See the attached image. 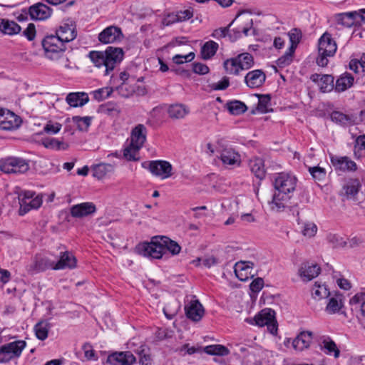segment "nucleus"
<instances>
[{
    "mask_svg": "<svg viewBox=\"0 0 365 365\" xmlns=\"http://www.w3.org/2000/svg\"><path fill=\"white\" fill-rule=\"evenodd\" d=\"M297 178L289 173H280L275 177L273 185L275 191L269 205L272 210L282 212L288 206V202L296 190Z\"/></svg>",
    "mask_w": 365,
    "mask_h": 365,
    "instance_id": "obj_1",
    "label": "nucleus"
},
{
    "mask_svg": "<svg viewBox=\"0 0 365 365\" xmlns=\"http://www.w3.org/2000/svg\"><path fill=\"white\" fill-rule=\"evenodd\" d=\"M88 57L95 66L105 68L104 76H108L123 61L124 51L119 47L108 46L104 51H90Z\"/></svg>",
    "mask_w": 365,
    "mask_h": 365,
    "instance_id": "obj_2",
    "label": "nucleus"
},
{
    "mask_svg": "<svg viewBox=\"0 0 365 365\" xmlns=\"http://www.w3.org/2000/svg\"><path fill=\"white\" fill-rule=\"evenodd\" d=\"M337 49L335 41L331 34L325 32L319 39L318 50L319 56L317 58L318 66L324 67L328 63V57L333 56Z\"/></svg>",
    "mask_w": 365,
    "mask_h": 365,
    "instance_id": "obj_3",
    "label": "nucleus"
},
{
    "mask_svg": "<svg viewBox=\"0 0 365 365\" xmlns=\"http://www.w3.org/2000/svg\"><path fill=\"white\" fill-rule=\"evenodd\" d=\"M254 65V58L250 53H242L235 58L224 62L226 71L232 75H238L241 71L248 70Z\"/></svg>",
    "mask_w": 365,
    "mask_h": 365,
    "instance_id": "obj_4",
    "label": "nucleus"
},
{
    "mask_svg": "<svg viewBox=\"0 0 365 365\" xmlns=\"http://www.w3.org/2000/svg\"><path fill=\"white\" fill-rule=\"evenodd\" d=\"M137 252L144 257L162 259L165 257L161 236L152 237L150 242H144L136 247Z\"/></svg>",
    "mask_w": 365,
    "mask_h": 365,
    "instance_id": "obj_5",
    "label": "nucleus"
},
{
    "mask_svg": "<svg viewBox=\"0 0 365 365\" xmlns=\"http://www.w3.org/2000/svg\"><path fill=\"white\" fill-rule=\"evenodd\" d=\"M46 56L51 60H57L64 53L66 47L56 35L46 36L41 41Z\"/></svg>",
    "mask_w": 365,
    "mask_h": 365,
    "instance_id": "obj_6",
    "label": "nucleus"
},
{
    "mask_svg": "<svg viewBox=\"0 0 365 365\" xmlns=\"http://www.w3.org/2000/svg\"><path fill=\"white\" fill-rule=\"evenodd\" d=\"M29 168V161L19 157H7L2 159L0 163V170L6 174H24Z\"/></svg>",
    "mask_w": 365,
    "mask_h": 365,
    "instance_id": "obj_7",
    "label": "nucleus"
},
{
    "mask_svg": "<svg viewBox=\"0 0 365 365\" xmlns=\"http://www.w3.org/2000/svg\"><path fill=\"white\" fill-rule=\"evenodd\" d=\"M26 346L24 340H16L0 346V364L9 363L19 358Z\"/></svg>",
    "mask_w": 365,
    "mask_h": 365,
    "instance_id": "obj_8",
    "label": "nucleus"
},
{
    "mask_svg": "<svg viewBox=\"0 0 365 365\" xmlns=\"http://www.w3.org/2000/svg\"><path fill=\"white\" fill-rule=\"evenodd\" d=\"M141 166L148 170L153 175L158 177L162 180L170 178L173 174V166L166 160L144 161L141 163Z\"/></svg>",
    "mask_w": 365,
    "mask_h": 365,
    "instance_id": "obj_9",
    "label": "nucleus"
},
{
    "mask_svg": "<svg viewBox=\"0 0 365 365\" xmlns=\"http://www.w3.org/2000/svg\"><path fill=\"white\" fill-rule=\"evenodd\" d=\"M19 203L20 205L19 215H24L31 209H37L42 204V199L39 196H35V192L24 191L19 194Z\"/></svg>",
    "mask_w": 365,
    "mask_h": 365,
    "instance_id": "obj_10",
    "label": "nucleus"
},
{
    "mask_svg": "<svg viewBox=\"0 0 365 365\" xmlns=\"http://www.w3.org/2000/svg\"><path fill=\"white\" fill-rule=\"evenodd\" d=\"M60 252L58 260H54L53 270L73 269L77 266V259L73 253L66 250L64 245H61L58 248Z\"/></svg>",
    "mask_w": 365,
    "mask_h": 365,
    "instance_id": "obj_11",
    "label": "nucleus"
},
{
    "mask_svg": "<svg viewBox=\"0 0 365 365\" xmlns=\"http://www.w3.org/2000/svg\"><path fill=\"white\" fill-rule=\"evenodd\" d=\"M365 9H359L346 13L339 14L336 16V21L338 24L350 28L356 23H359V19L365 24Z\"/></svg>",
    "mask_w": 365,
    "mask_h": 365,
    "instance_id": "obj_12",
    "label": "nucleus"
},
{
    "mask_svg": "<svg viewBox=\"0 0 365 365\" xmlns=\"http://www.w3.org/2000/svg\"><path fill=\"white\" fill-rule=\"evenodd\" d=\"M53 267H55L54 260L49 259L46 256L36 255L31 264L28 265L27 270L29 273L34 274L49 269H53Z\"/></svg>",
    "mask_w": 365,
    "mask_h": 365,
    "instance_id": "obj_13",
    "label": "nucleus"
},
{
    "mask_svg": "<svg viewBox=\"0 0 365 365\" xmlns=\"http://www.w3.org/2000/svg\"><path fill=\"white\" fill-rule=\"evenodd\" d=\"M123 38L121 29L115 26H108L98 34L99 41L105 44L120 41Z\"/></svg>",
    "mask_w": 365,
    "mask_h": 365,
    "instance_id": "obj_14",
    "label": "nucleus"
},
{
    "mask_svg": "<svg viewBox=\"0 0 365 365\" xmlns=\"http://www.w3.org/2000/svg\"><path fill=\"white\" fill-rule=\"evenodd\" d=\"M52 9L43 3L38 2L28 8V13L31 20L45 21L52 14Z\"/></svg>",
    "mask_w": 365,
    "mask_h": 365,
    "instance_id": "obj_15",
    "label": "nucleus"
},
{
    "mask_svg": "<svg viewBox=\"0 0 365 365\" xmlns=\"http://www.w3.org/2000/svg\"><path fill=\"white\" fill-rule=\"evenodd\" d=\"M136 358L130 351H115L109 354L106 362L110 365H133Z\"/></svg>",
    "mask_w": 365,
    "mask_h": 365,
    "instance_id": "obj_16",
    "label": "nucleus"
},
{
    "mask_svg": "<svg viewBox=\"0 0 365 365\" xmlns=\"http://www.w3.org/2000/svg\"><path fill=\"white\" fill-rule=\"evenodd\" d=\"M56 35L65 43L72 41L77 36L75 23L71 21L63 23L56 30Z\"/></svg>",
    "mask_w": 365,
    "mask_h": 365,
    "instance_id": "obj_17",
    "label": "nucleus"
},
{
    "mask_svg": "<svg viewBox=\"0 0 365 365\" xmlns=\"http://www.w3.org/2000/svg\"><path fill=\"white\" fill-rule=\"evenodd\" d=\"M96 212V205L92 202H86L74 205L70 208L71 215L75 218H83L93 215Z\"/></svg>",
    "mask_w": 365,
    "mask_h": 365,
    "instance_id": "obj_18",
    "label": "nucleus"
},
{
    "mask_svg": "<svg viewBox=\"0 0 365 365\" xmlns=\"http://www.w3.org/2000/svg\"><path fill=\"white\" fill-rule=\"evenodd\" d=\"M274 317L275 312L274 310L269 308H265L256 314L254 318H247L245 322L250 324L262 327L272 322V321L274 319Z\"/></svg>",
    "mask_w": 365,
    "mask_h": 365,
    "instance_id": "obj_19",
    "label": "nucleus"
},
{
    "mask_svg": "<svg viewBox=\"0 0 365 365\" xmlns=\"http://www.w3.org/2000/svg\"><path fill=\"white\" fill-rule=\"evenodd\" d=\"M310 80L319 86L322 93L330 92L334 88V78L331 75L314 73L311 75Z\"/></svg>",
    "mask_w": 365,
    "mask_h": 365,
    "instance_id": "obj_20",
    "label": "nucleus"
},
{
    "mask_svg": "<svg viewBox=\"0 0 365 365\" xmlns=\"http://www.w3.org/2000/svg\"><path fill=\"white\" fill-rule=\"evenodd\" d=\"M266 81V74L261 69L249 71L245 76V83L250 88L261 87Z\"/></svg>",
    "mask_w": 365,
    "mask_h": 365,
    "instance_id": "obj_21",
    "label": "nucleus"
},
{
    "mask_svg": "<svg viewBox=\"0 0 365 365\" xmlns=\"http://www.w3.org/2000/svg\"><path fill=\"white\" fill-rule=\"evenodd\" d=\"M331 162L335 170L343 172H354L357 170L356 163L346 156H332L331 157Z\"/></svg>",
    "mask_w": 365,
    "mask_h": 365,
    "instance_id": "obj_22",
    "label": "nucleus"
},
{
    "mask_svg": "<svg viewBox=\"0 0 365 365\" xmlns=\"http://www.w3.org/2000/svg\"><path fill=\"white\" fill-rule=\"evenodd\" d=\"M186 317L193 322H199L204 315V308L200 302L195 299L191 301L185 307Z\"/></svg>",
    "mask_w": 365,
    "mask_h": 365,
    "instance_id": "obj_23",
    "label": "nucleus"
},
{
    "mask_svg": "<svg viewBox=\"0 0 365 365\" xmlns=\"http://www.w3.org/2000/svg\"><path fill=\"white\" fill-rule=\"evenodd\" d=\"M220 159L223 165L226 166H239L241 163L240 155L232 148H222Z\"/></svg>",
    "mask_w": 365,
    "mask_h": 365,
    "instance_id": "obj_24",
    "label": "nucleus"
},
{
    "mask_svg": "<svg viewBox=\"0 0 365 365\" xmlns=\"http://www.w3.org/2000/svg\"><path fill=\"white\" fill-rule=\"evenodd\" d=\"M147 128L143 124H138L131 130V141L136 148H141L146 141Z\"/></svg>",
    "mask_w": 365,
    "mask_h": 365,
    "instance_id": "obj_25",
    "label": "nucleus"
},
{
    "mask_svg": "<svg viewBox=\"0 0 365 365\" xmlns=\"http://www.w3.org/2000/svg\"><path fill=\"white\" fill-rule=\"evenodd\" d=\"M321 269L318 264L304 262L302 264L299 273L303 280L308 282L317 277Z\"/></svg>",
    "mask_w": 365,
    "mask_h": 365,
    "instance_id": "obj_26",
    "label": "nucleus"
},
{
    "mask_svg": "<svg viewBox=\"0 0 365 365\" xmlns=\"http://www.w3.org/2000/svg\"><path fill=\"white\" fill-rule=\"evenodd\" d=\"M312 338L313 333L312 331H302L292 341V345L295 350L302 351L309 346Z\"/></svg>",
    "mask_w": 365,
    "mask_h": 365,
    "instance_id": "obj_27",
    "label": "nucleus"
},
{
    "mask_svg": "<svg viewBox=\"0 0 365 365\" xmlns=\"http://www.w3.org/2000/svg\"><path fill=\"white\" fill-rule=\"evenodd\" d=\"M21 123L20 117L13 112L8 111L5 118L0 120V129L4 130H12L18 128Z\"/></svg>",
    "mask_w": 365,
    "mask_h": 365,
    "instance_id": "obj_28",
    "label": "nucleus"
},
{
    "mask_svg": "<svg viewBox=\"0 0 365 365\" xmlns=\"http://www.w3.org/2000/svg\"><path fill=\"white\" fill-rule=\"evenodd\" d=\"M248 165L251 172L257 178L263 180L265 178L266 170L263 159L259 157L252 158L249 160Z\"/></svg>",
    "mask_w": 365,
    "mask_h": 365,
    "instance_id": "obj_29",
    "label": "nucleus"
},
{
    "mask_svg": "<svg viewBox=\"0 0 365 365\" xmlns=\"http://www.w3.org/2000/svg\"><path fill=\"white\" fill-rule=\"evenodd\" d=\"M354 81V76L351 73L345 72L336 79L334 89L337 93L344 92L353 86Z\"/></svg>",
    "mask_w": 365,
    "mask_h": 365,
    "instance_id": "obj_30",
    "label": "nucleus"
},
{
    "mask_svg": "<svg viewBox=\"0 0 365 365\" xmlns=\"http://www.w3.org/2000/svg\"><path fill=\"white\" fill-rule=\"evenodd\" d=\"M66 101L71 107H81L88 102L89 98L84 92L70 93L67 95Z\"/></svg>",
    "mask_w": 365,
    "mask_h": 365,
    "instance_id": "obj_31",
    "label": "nucleus"
},
{
    "mask_svg": "<svg viewBox=\"0 0 365 365\" xmlns=\"http://www.w3.org/2000/svg\"><path fill=\"white\" fill-rule=\"evenodd\" d=\"M190 110L189 108L180 103L172 104L168 109V113L172 119H182L185 118Z\"/></svg>",
    "mask_w": 365,
    "mask_h": 365,
    "instance_id": "obj_32",
    "label": "nucleus"
},
{
    "mask_svg": "<svg viewBox=\"0 0 365 365\" xmlns=\"http://www.w3.org/2000/svg\"><path fill=\"white\" fill-rule=\"evenodd\" d=\"M163 249L165 252V257H168V253L170 252L172 255H177L181 250V247L178 242L172 240L166 236H161Z\"/></svg>",
    "mask_w": 365,
    "mask_h": 365,
    "instance_id": "obj_33",
    "label": "nucleus"
},
{
    "mask_svg": "<svg viewBox=\"0 0 365 365\" xmlns=\"http://www.w3.org/2000/svg\"><path fill=\"white\" fill-rule=\"evenodd\" d=\"M0 31L4 34L14 35L21 31V26L14 21L0 19Z\"/></svg>",
    "mask_w": 365,
    "mask_h": 365,
    "instance_id": "obj_34",
    "label": "nucleus"
},
{
    "mask_svg": "<svg viewBox=\"0 0 365 365\" xmlns=\"http://www.w3.org/2000/svg\"><path fill=\"white\" fill-rule=\"evenodd\" d=\"M321 346L325 354L328 355L333 354L335 358L339 356L340 351L336 343L329 336L323 337Z\"/></svg>",
    "mask_w": 365,
    "mask_h": 365,
    "instance_id": "obj_35",
    "label": "nucleus"
},
{
    "mask_svg": "<svg viewBox=\"0 0 365 365\" xmlns=\"http://www.w3.org/2000/svg\"><path fill=\"white\" fill-rule=\"evenodd\" d=\"M330 117L333 122L343 126L353 125L355 121L353 115H349L340 111H333Z\"/></svg>",
    "mask_w": 365,
    "mask_h": 365,
    "instance_id": "obj_36",
    "label": "nucleus"
},
{
    "mask_svg": "<svg viewBox=\"0 0 365 365\" xmlns=\"http://www.w3.org/2000/svg\"><path fill=\"white\" fill-rule=\"evenodd\" d=\"M98 112L110 117H117L120 113V109L117 103L110 101L101 105Z\"/></svg>",
    "mask_w": 365,
    "mask_h": 365,
    "instance_id": "obj_37",
    "label": "nucleus"
},
{
    "mask_svg": "<svg viewBox=\"0 0 365 365\" xmlns=\"http://www.w3.org/2000/svg\"><path fill=\"white\" fill-rule=\"evenodd\" d=\"M202 351L212 356H225L230 354V350L222 344H212L203 347Z\"/></svg>",
    "mask_w": 365,
    "mask_h": 365,
    "instance_id": "obj_38",
    "label": "nucleus"
},
{
    "mask_svg": "<svg viewBox=\"0 0 365 365\" xmlns=\"http://www.w3.org/2000/svg\"><path fill=\"white\" fill-rule=\"evenodd\" d=\"M218 48V43L214 41H207L201 48L202 58L205 60L210 59L215 55Z\"/></svg>",
    "mask_w": 365,
    "mask_h": 365,
    "instance_id": "obj_39",
    "label": "nucleus"
},
{
    "mask_svg": "<svg viewBox=\"0 0 365 365\" xmlns=\"http://www.w3.org/2000/svg\"><path fill=\"white\" fill-rule=\"evenodd\" d=\"M342 294H336L335 297H331L326 307V311L330 314L339 312L343 307Z\"/></svg>",
    "mask_w": 365,
    "mask_h": 365,
    "instance_id": "obj_40",
    "label": "nucleus"
},
{
    "mask_svg": "<svg viewBox=\"0 0 365 365\" xmlns=\"http://www.w3.org/2000/svg\"><path fill=\"white\" fill-rule=\"evenodd\" d=\"M93 177L98 179H103L108 173L113 171V166L108 163H100L92 168Z\"/></svg>",
    "mask_w": 365,
    "mask_h": 365,
    "instance_id": "obj_41",
    "label": "nucleus"
},
{
    "mask_svg": "<svg viewBox=\"0 0 365 365\" xmlns=\"http://www.w3.org/2000/svg\"><path fill=\"white\" fill-rule=\"evenodd\" d=\"M42 144L46 148L54 150H66L68 148V143L56 138H45Z\"/></svg>",
    "mask_w": 365,
    "mask_h": 365,
    "instance_id": "obj_42",
    "label": "nucleus"
},
{
    "mask_svg": "<svg viewBox=\"0 0 365 365\" xmlns=\"http://www.w3.org/2000/svg\"><path fill=\"white\" fill-rule=\"evenodd\" d=\"M361 188V183L358 179H351L343 186V190L347 197L356 196Z\"/></svg>",
    "mask_w": 365,
    "mask_h": 365,
    "instance_id": "obj_43",
    "label": "nucleus"
},
{
    "mask_svg": "<svg viewBox=\"0 0 365 365\" xmlns=\"http://www.w3.org/2000/svg\"><path fill=\"white\" fill-rule=\"evenodd\" d=\"M290 41V46L289 47L292 52H295V50L300 43L302 38V32L298 28L292 29L287 34Z\"/></svg>",
    "mask_w": 365,
    "mask_h": 365,
    "instance_id": "obj_44",
    "label": "nucleus"
},
{
    "mask_svg": "<svg viewBox=\"0 0 365 365\" xmlns=\"http://www.w3.org/2000/svg\"><path fill=\"white\" fill-rule=\"evenodd\" d=\"M49 328L50 325L47 322H38L34 328L37 339L41 341L45 340L48 337Z\"/></svg>",
    "mask_w": 365,
    "mask_h": 365,
    "instance_id": "obj_45",
    "label": "nucleus"
},
{
    "mask_svg": "<svg viewBox=\"0 0 365 365\" xmlns=\"http://www.w3.org/2000/svg\"><path fill=\"white\" fill-rule=\"evenodd\" d=\"M254 264L251 262H241L237 263L235 266V273L236 277L240 281H246L248 279L249 277H243V272H248L250 269L252 268Z\"/></svg>",
    "mask_w": 365,
    "mask_h": 365,
    "instance_id": "obj_46",
    "label": "nucleus"
},
{
    "mask_svg": "<svg viewBox=\"0 0 365 365\" xmlns=\"http://www.w3.org/2000/svg\"><path fill=\"white\" fill-rule=\"evenodd\" d=\"M227 108L229 112L235 115H238L244 113L247 109V106L242 101H233L228 102L226 104Z\"/></svg>",
    "mask_w": 365,
    "mask_h": 365,
    "instance_id": "obj_47",
    "label": "nucleus"
},
{
    "mask_svg": "<svg viewBox=\"0 0 365 365\" xmlns=\"http://www.w3.org/2000/svg\"><path fill=\"white\" fill-rule=\"evenodd\" d=\"M354 153L356 158L365 157V135H361L356 138Z\"/></svg>",
    "mask_w": 365,
    "mask_h": 365,
    "instance_id": "obj_48",
    "label": "nucleus"
},
{
    "mask_svg": "<svg viewBox=\"0 0 365 365\" xmlns=\"http://www.w3.org/2000/svg\"><path fill=\"white\" fill-rule=\"evenodd\" d=\"M92 118L89 116L80 117L73 116L72 118L73 122L77 125V128L81 131H87L88 128L91 124Z\"/></svg>",
    "mask_w": 365,
    "mask_h": 365,
    "instance_id": "obj_49",
    "label": "nucleus"
},
{
    "mask_svg": "<svg viewBox=\"0 0 365 365\" xmlns=\"http://www.w3.org/2000/svg\"><path fill=\"white\" fill-rule=\"evenodd\" d=\"M312 294L314 298L322 299L328 297L330 295V292L325 284H314L312 289Z\"/></svg>",
    "mask_w": 365,
    "mask_h": 365,
    "instance_id": "obj_50",
    "label": "nucleus"
},
{
    "mask_svg": "<svg viewBox=\"0 0 365 365\" xmlns=\"http://www.w3.org/2000/svg\"><path fill=\"white\" fill-rule=\"evenodd\" d=\"M140 148H136L135 146L130 144L126 148L124 149L123 155L128 161H138L139 160L138 152Z\"/></svg>",
    "mask_w": 365,
    "mask_h": 365,
    "instance_id": "obj_51",
    "label": "nucleus"
},
{
    "mask_svg": "<svg viewBox=\"0 0 365 365\" xmlns=\"http://www.w3.org/2000/svg\"><path fill=\"white\" fill-rule=\"evenodd\" d=\"M294 53V52H292L290 48H289L287 51L285 52V53L277 60V65L279 68H284L289 66L293 61Z\"/></svg>",
    "mask_w": 365,
    "mask_h": 365,
    "instance_id": "obj_52",
    "label": "nucleus"
},
{
    "mask_svg": "<svg viewBox=\"0 0 365 365\" xmlns=\"http://www.w3.org/2000/svg\"><path fill=\"white\" fill-rule=\"evenodd\" d=\"M259 101L257 109L262 113H266L267 108L270 105L271 96L269 94H258L257 95Z\"/></svg>",
    "mask_w": 365,
    "mask_h": 365,
    "instance_id": "obj_53",
    "label": "nucleus"
},
{
    "mask_svg": "<svg viewBox=\"0 0 365 365\" xmlns=\"http://www.w3.org/2000/svg\"><path fill=\"white\" fill-rule=\"evenodd\" d=\"M113 92L111 88L106 87L93 91V98L98 101H101L108 98Z\"/></svg>",
    "mask_w": 365,
    "mask_h": 365,
    "instance_id": "obj_54",
    "label": "nucleus"
},
{
    "mask_svg": "<svg viewBox=\"0 0 365 365\" xmlns=\"http://www.w3.org/2000/svg\"><path fill=\"white\" fill-rule=\"evenodd\" d=\"M317 231V225L313 222H306L302 227V233L305 237H311L315 235Z\"/></svg>",
    "mask_w": 365,
    "mask_h": 365,
    "instance_id": "obj_55",
    "label": "nucleus"
},
{
    "mask_svg": "<svg viewBox=\"0 0 365 365\" xmlns=\"http://www.w3.org/2000/svg\"><path fill=\"white\" fill-rule=\"evenodd\" d=\"M82 349L84 352V356L89 361H97L98 356L96 355L95 350L93 348V346L90 343H85L82 346Z\"/></svg>",
    "mask_w": 365,
    "mask_h": 365,
    "instance_id": "obj_56",
    "label": "nucleus"
},
{
    "mask_svg": "<svg viewBox=\"0 0 365 365\" xmlns=\"http://www.w3.org/2000/svg\"><path fill=\"white\" fill-rule=\"evenodd\" d=\"M139 355V363L140 365H151L152 364V359L148 353V351H146L144 346H140V350L138 352Z\"/></svg>",
    "mask_w": 365,
    "mask_h": 365,
    "instance_id": "obj_57",
    "label": "nucleus"
},
{
    "mask_svg": "<svg viewBox=\"0 0 365 365\" xmlns=\"http://www.w3.org/2000/svg\"><path fill=\"white\" fill-rule=\"evenodd\" d=\"M62 125L57 122L48 121L43 127V131L48 134H56L61 129Z\"/></svg>",
    "mask_w": 365,
    "mask_h": 365,
    "instance_id": "obj_58",
    "label": "nucleus"
},
{
    "mask_svg": "<svg viewBox=\"0 0 365 365\" xmlns=\"http://www.w3.org/2000/svg\"><path fill=\"white\" fill-rule=\"evenodd\" d=\"M309 171L314 179L317 180H321L324 178L326 175L325 170L319 166L316 167H309Z\"/></svg>",
    "mask_w": 365,
    "mask_h": 365,
    "instance_id": "obj_59",
    "label": "nucleus"
},
{
    "mask_svg": "<svg viewBox=\"0 0 365 365\" xmlns=\"http://www.w3.org/2000/svg\"><path fill=\"white\" fill-rule=\"evenodd\" d=\"M36 34V27L32 23L29 24L27 28L23 31V35L30 41L35 38Z\"/></svg>",
    "mask_w": 365,
    "mask_h": 365,
    "instance_id": "obj_60",
    "label": "nucleus"
},
{
    "mask_svg": "<svg viewBox=\"0 0 365 365\" xmlns=\"http://www.w3.org/2000/svg\"><path fill=\"white\" fill-rule=\"evenodd\" d=\"M192 71L194 73L199 75H205L210 71L208 66L202 63H193Z\"/></svg>",
    "mask_w": 365,
    "mask_h": 365,
    "instance_id": "obj_61",
    "label": "nucleus"
},
{
    "mask_svg": "<svg viewBox=\"0 0 365 365\" xmlns=\"http://www.w3.org/2000/svg\"><path fill=\"white\" fill-rule=\"evenodd\" d=\"M230 86L229 78L227 77H223L221 81L217 83L212 84L211 87L213 90L220 91L225 90Z\"/></svg>",
    "mask_w": 365,
    "mask_h": 365,
    "instance_id": "obj_62",
    "label": "nucleus"
},
{
    "mask_svg": "<svg viewBox=\"0 0 365 365\" xmlns=\"http://www.w3.org/2000/svg\"><path fill=\"white\" fill-rule=\"evenodd\" d=\"M264 287V280L261 277H257L255 279H254L250 285V288L252 292H259Z\"/></svg>",
    "mask_w": 365,
    "mask_h": 365,
    "instance_id": "obj_63",
    "label": "nucleus"
},
{
    "mask_svg": "<svg viewBox=\"0 0 365 365\" xmlns=\"http://www.w3.org/2000/svg\"><path fill=\"white\" fill-rule=\"evenodd\" d=\"M364 303H365V293L364 292H359V293L356 294L349 300V304L351 305L361 304V305H363Z\"/></svg>",
    "mask_w": 365,
    "mask_h": 365,
    "instance_id": "obj_64",
    "label": "nucleus"
}]
</instances>
